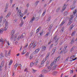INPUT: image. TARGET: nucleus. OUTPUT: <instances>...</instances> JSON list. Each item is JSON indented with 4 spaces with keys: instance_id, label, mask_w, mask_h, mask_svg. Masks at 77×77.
Instances as JSON below:
<instances>
[{
    "instance_id": "nucleus-1",
    "label": "nucleus",
    "mask_w": 77,
    "mask_h": 77,
    "mask_svg": "<svg viewBox=\"0 0 77 77\" xmlns=\"http://www.w3.org/2000/svg\"><path fill=\"white\" fill-rule=\"evenodd\" d=\"M60 59V58L59 57H58L57 58H55V59L54 61V62L52 63L51 64L50 66H48L47 67V69H43L42 71V72L43 73V74H46V73H47V72H48L49 71L51 70V69L53 67V70H55L56 69V68H57V65L56 64H54L56 63Z\"/></svg>"
},
{
    "instance_id": "nucleus-2",
    "label": "nucleus",
    "mask_w": 77,
    "mask_h": 77,
    "mask_svg": "<svg viewBox=\"0 0 77 77\" xmlns=\"http://www.w3.org/2000/svg\"><path fill=\"white\" fill-rule=\"evenodd\" d=\"M37 45L38 43L37 42L33 41L31 42V43L30 45H31V47H32V48H35V47Z\"/></svg>"
},
{
    "instance_id": "nucleus-3",
    "label": "nucleus",
    "mask_w": 77,
    "mask_h": 77,
    "mask_svg": "<svg viewBox=\"0 0 77 77\" xmlns=\"http://www.w3.org/2000/svg\"><path fill=\"white\" fill-rule=\"evenodd\" d=\"M73 18H74V17L73 16V15H71L70 16V20L67 24L68 26H69V25H70V24H71L72 23V19H73Z\"/></svg>"
},
{
    "instance_id": "nucleus-4",
    "label": "nucleus",
    "mask_w": 77,
    "mask_h": 77,
    "mask_svg": "<svg viewBox=\"0 0 77 77\" xmlns=\"http://www.w3.org/2000/svg\"><path fill=\"white\" fill-rule=\"evenodd\" d=\"M24 36H25V34L23 33L22 34L21 36H18V38H17V40L18 41H19V40H20V39H22L23 38Z\"/></svg>"
},
{
    "instance_id": "nucleus-5",
    "label": "nucleus",
    "mask_w": 77,
    "mask_h": 77,
    "mask_svg": "<svg viewBox=\"0 0 77 77\" xmlns=\"http://www.w3.org/2000/svg\"><path fill=\"white\" fill-rule=\"evenodd\" d=\"M8 28V21H6L5 24V27L4 29V30L5 31L7 30Z\"/></svg>"
},
{
    "instance_id": "nucleus-6",
    "label": "nucleus",
    "mask_w": 77,
    "mask_h": 77,
    "mask_svg": "<svg viewBox=\"0 0 77 77\" xmlns=\"http://www.w3.org/2000/svg\"><path fill=\"white\" fill-rule=\"evenodd\" d=\"M45 59H44L41 62V66H39V68H41V67H43L44 66V63L45 62Z\"/></svg>"
},
{
    "instance_id": "nucleus-7",
    "label": "nucleus",
    "mask_w": 77,
    "mask_h": 77,
    "mask_svg": "<svg viewBox=\"0 0 77 77\" xmlns=\"http://www.w3.org/2000/svg\"><path fill=\"white\" fill-rule=\"evenodd\" d=\"M4 62H5V61L4 60H3L2 62L1 65L0 66V71H2V67H3V66Z\"/></svg>"
},
{
    "instance_id": "nucleus-8",
    "label": "nucleus",
    "mask_w": 77,
    "mask_h": 77,
    "mask_svg": "<svg viewBox=\"0 0 77 77\" xmlns=\"http://www.w3.org/2000/svg\"><path fill=\"white\" fill-rule=\"evenodd\" d=\"M40 49L37 48L35 50L34 52V54H38V53Z\"/></svg>"
},
{
    "instance_id": "nucleus-9",
    "label": "nucleus",
    "mask_w": 77,
    "mask_h": 77,
    "mask_svg": "<svg viewBox=\"0 0 77 77\" xmlns=\"http://www.w3.org/2000/svg\"><path fill=\"white\" fill-rule=\"evenodd\" d=\"M75 4H73L72 5L70 6V9H71L72 10L74 9H75Z\"/></svg>"
},
{
    "instance_id": "nucleus-10",
    "label": "nucleus",
    "mask_w": 77,
    "mask_h": 77,
    "mask_svg": "<svg viewBox=\"0 0 77 77\" xmlns=\"http://www.w3.org/2000/svg\"><path fill=\"white\" fill-rule=\"evenodd\" d=\"M21 14V10H19L17 12V15L18 16H20V14Z\"/></svg>"
},
{
    "instance_id": "nucleus-11",
    "label": "nucleus",
    "mask_w": 77,
    "mask_h": 77,
    "mask_svg": "<svg viewBox=\"0 0 77 77\" xmlns=\"http://www.w3.org/2000/svg\"><path fill=\"white\" fill-rule=\"evenodd\" d=\"M19 32H17V34H15L14 37V40H15V39H17V37L18 36V34H19Z\"/></svg>"
},
{
    "instance_id": "nucleus-12",
    "label": "nucleus",
    "mask_w": 77,
    "mask_h": 77,
    "mask_svg": "<svg viewBox=\"0 0 77 77\" xmlns=\"http://www.w3.org/2000/svg\"><path fill=\"white\" fill-rule=\"evenodd\" d=\"M46 50V47L45 46H43L42 49V51H45Z\"/></svg>"
},
{
    "instance_id": "nucleus-13",
    "label": "nucleus",
    "mask_w": 77,
    "mask_h": 77,
    "mask_svg": "<svg viewBox=\"0 0 77 77\" xmlns=\"http://www.w3.org/2000/svg\"><path fill=\"white\" fill-rule=\"evenodd\" d=\"M74 26L73 25V24H72V26H70V27L69 29V30H70V31H71L72 29L74 28Z\"/></svg>"
},
{
    "instance_id": "nucleus-14",
    "label": "nucleus",
    "mask_w": 77,
    "mask_h": 77,
    "mask_svg": "<svg viewBox=\"0 0 77 77\" xmlns=\"http://www.w3.org/2000/svg\"><path fill=\"white\" fill-rule=\"evenodd\" d=\"M5 56V55L4 54L2 53H1V54L0 55V59L1 58H3V57H4Z\"/></svg>"
},
{
    "instance_id": "nucleus-15",
    "label": "nucleus",
    "mask_w": 77,
    "mask_h": 77,
    "mask_svg": "<svg viewBox=\"0 0 77 77\" xmlns=\"http://www.w3.org/2000/svg\"><path fill=\"white\" fill-rule=\"evenodd\" d=\"M25 56L26 57V58H28L29 57V53L28 52L26 53L25 55Z\"/></svg>"
},
{
    "instance_id": "nucleus-16",
    "label": "nucleus",
    "mask_w": 77,
    "mask_h": 77,
    "mask_svg": "<svg viewBox=\"0 0 77 77\" xmlns=\"http://www.w3.org/2000/svg\"><path fill=\"white\" fill-rule=\"evenodd\" d=\"M20 65L21 66V64H18V63H16L14 65V68H16L17 66H18V67H19V66H20Z\"/></svg>"
},
{
    "instance_id": "nucleus-17",
    "label": "nucleus",
    "mask_w": 77,
    "mask_h": 77,
    "mask_svg": "<svg viewBox=\"0 0 77 77\" xmlns=\"http://www.w3.org/2000/svg\"><path fill=\"white\" fill-rule=\"evenodd\" d=\"M38 62H39L38 61H35V62L34 64L36 66H38Z\"/></svg>"
},
{
    "instance_id": "nucleus-18",
    "label": "nucleus",
    "mask_w": 77,
    "mask_h": 77,
    "mask_svg": "<svg viewBox=\"0 0 77 77\" xmlns=\"http://www.w3.org/2000/svg\"><path fill=\"white\" fill-rule=\"evenodd\" d=\"M31 71L32 73H35L36 72V71H37L35 69H32Z\"/></svg>"
},
{
    "instance_id": "nucleus-19",
    "label": "nucleus",
    "mask_w": 77,
    "mask_h": 77,
    "mask_svg": "<svg viewBox=\"0 0 77 77\" xmlns=\"http://www.w3.org/2000/svg\"><path fill=\"white\" fill-rule=\"evenodd\" d=\"M35 20V18L34 17H33L31 19V21H30L29 23H33V21Z\"/></svg>"
},
{
    "instance_id": "nucleus-20",
    "label": "nucleus",
    "mask_w": 77,
    "mask_h": 77,
    "mask_svg": "<svg viewBox=\"0 0 77 77\" xmlns=\"http://www.w3.org/2000/svg\"><path fill=\"white\" fill-rule=\"evenodd\" d=\"M67 48V46H66L64 47V53H66L67 52V51H66V48Z\"/></svg>"
},
{
    "instance_id": "nucleus-21",
    "label": "nucleus",
    "mask_w": 77,
    "mask_h": 77,
    "mask_svg": "<svg viewBox=\"0 0 77 77\" xmlns=\"http://www.w3.org/2000/svg\"><path fill=\"white\" fill-rule=\"evenodd\" d=\"M66 22V20H64L63 22H62L61 24L60 25V26H62L63 25L65 24V23Z\"/></svg>"
},
{
    "instance_id": "nucleus-22",
    "label": "nucleus",
    "mask_w": 77,
    "mask_h": 77,
    "mask_svg": "<svg viewBox=\"0 0 77 77\" xmlns=\"http://www.w3.org/2000/svg\"><path fill=\"white\" fill-rule=\"evenodd\" d=\"M66 5H64L62 8V11H64L66 8Z\"/></svg>"
},
{
    "instance_id": "nucleus-23",
    "label": "nucleus",
    "mask_w": 77,
    "mask_h": 77,
    "mask_svg": "<svg viewBox=\"0 0 77 77\" xmlns=\"http://www.w3.org/2000/svg\"><path fill=\"white\" fill-rule=\"evenodd\" d=\"M11 15V13L10 12H9V13H8L7 14V15L6 16V17L7 18H8V17H9V16H10Z\"/></svg>"
},
{
    "instance_id": "nucleus-24",
    "label": "nucleus",
    "mask_w": 77,
    "mask_h": 77,
    "mask_svg": "<svg viewBox=\"0 0 77 77\" xmlns=\"http://www.w3.org/2000/svg\"><path fill=\"white\" fill-rule=\"evenodd\" d=\"M10 52H8V54L7 53L5 54V56L6 57H7V56H10Z\"/></svg>"
},
{
    "instance_id": "nucleus-25",
    "label": "nucleus",
    "mask_w": 77,
    "mask_h": 77,
    "mask_svg": "<svg viewBox=\"0 0 77 77\" xmlns=\"http://www.w3.org/2000/svg\"><path fill=\"white\" fill-rule=\"evenodd\" d=\"M13 62V61H12V60H11L9 63V65H11L12 64V63Z\"/></svg>"
},
{
    "instance_id": "nucleus-26",
    "label": "nucleus",
    "mask_w": 77,
    "mask_h": 77,
    "mask_svg": "<svg viewBox=\"0 0 77 77\" xmlns=\"http://www.w3.org/2000/svg\"><path fill=\"white\" fill-rule=\"evenodd\" d=\"M76 13H77V10H74L73 11V15H72L73 17H74V14H76Z\"/></svg>"
},
{
    "instance_id": "nucleus-27",
    "label": "nucleus",
    "mask_w": 77,
    "mask_h": 77,
    "mask_svg": "<svg viewBox=\"0 0 77 77\" xmlns=\"http://www.w3.org/2000/svg\"><path fill=\"white\" fill-rule=\"evenodd\" d=\"M33 55L32 54H31L30 56L29 57V59L31 60V59H33Z\"/></svg>"
},
{
    "instance_id": "nucleus-28",
    "label": "nucleus",
    "mask_w": 77,
    "mask_h": 77,
    "mask_svg": "<svg viewBox=\"0 0 77 77\" xmlns=\"http://www.w3.org/2000/svg\"><path fill=\"white\" fill-rule=\"evenodd\" d=\"M34 65V63L33 62H32L30 63V67L31 68H32L33 66V65Z\"/></svg>"
},
{
    "instance_id": "nucleus-29",
    "label": "nucleus",
    "mask_w": 77,
    "mask_h": 77,
    "mask_svg": "<svg viewBox=\"0 0 77 77\" xmlns=\"http://www.w3.org/2000/svg\"><path fill=\"white\" fill-rule=\"evenodd\" d=\"M3 30H4V29H0V33L1 34H2V33L3 32Z\"/></svg>"
},
{
    "instance_id": "nucleus-30",
    "label": "nucleus",
    "mask_w": 77,
    "mask_h": 77,
    "mask_svg": "<svg viewBox=\"0 0 77 77\" xmlns=\"http://www.w3.org/2000/svg\"><path fill=\"white\" fill-rule=\"evenodd\" d=\"M2 19H3V16H1L0 17V22L2 23Z\"/></svg>"
},
{
    "instance_id": "nucleus-31",
    "label": "nucleus",
    "mask_w": 77,
    "mask_h": 77,
    "mask_svg": "<svg viewBox=\"0 0 77 77\" xmlns=\"http://www.w3.org/2000/svg\"><path fill=\"white\" fill-rule=\"evenodd\" d=\"M28 46V44L26 43L25 45V46L24 47V49H26V48Z\"/></svg>"
},
{
    "instance_id": "nucleus-32",
    "label": "nucleus",
    "mask_w": 77,
    "mask_h": 77,
    "mask_svg": "<svg viewBox=\"0 0 77 77\" xmlns=\"http://www.w3.org/2000/svg\"><path fill=\"white\" fill-rule=\"evenodd\" d=\"M39 1H36L35 2V6H37V5H38V3H39Z\"/></svg>"
},
{
    "instance_id": "nucleus-33",
    "label": "nucleus",
    "mask_w": 77,
    "mask_h": 77,
    "mask_svg": "<svg viewBox=\"0 0 77 77\" xmlns=\"http://www.w3.org/2000/svg\"><path fill=\"white\" fill-rule=\"evenodd\" d=\"M49 64V61H47L46 63V66H48Z\"/></svg>"
},
{
    "instance_id": "nucleus-34",
    "label": "nucleus",
    "mask_w": 77,
    "mask_h": 77,
    "mask_svg": "<svg viewBox=\"0 0 77 77\" xmlns=\"http://www.w3.org/2000/svg\"><path fill=\"white\" fill-rule=\"evenodd\" d=\"M26 53V51H24V50H23V51H22V54H25V53Z\"/></svg>"
},
{
    "instance_id": "nucleus-35",
    "label": "nucleus",
    "mask_w": 77,
    "mask_h": 77,
    "mask_svg": "<svg viewBox=\"0 0 77 77\" xmlns=\"http://www.w3.org/2000/svg\"><path fill=\"white\" fill-rule=\"evenodd\" d=\"M53 44H52L50 46V47L49 48V50H50L51 48H52V47H53Z\"/></svg>"
},
{
    "instance_id": "nucleus-36",
    "label": "nucleus",
    "mask_w": 77,
    "mask_h": 77,
    "mask_svg": "<svg viewBox=\"0 0 77 77\" xmlns=\"http://www.w3.org/2000/svg\"><path fill=\"white\" fill-rule=\"evenodd\" d=\"M39 29H40V27L38 28L36 30V33H38V32H39Z\"/></svg>"
},
{
    "instance_id": "nucleus-37",
    "label": "nucleus",
    "mask_w": 77,
    "mask_h": 77,
    "mask_svg": "<svg viewBox=\"0 0 77 77\" xmlns=\"http://www.w3.org/2000/svg\"><path fill=\"white\" fill-rule=\"evenodd\" d=\"M14 33H15V30H12L11 32V34L14 35Z\"/></svg>"
},
{
    "instance_id": "nucleus-38",
    "label": "nucleus",
    "mask_w": 77,
    "mask_h": 77,
    "mask_svg": "<svg viewBox=\"0 0 77 77\" xmlns=\"http://www.w3.org/2000/svg\"><path fill=\"white\" fill-rule=\"evenodd\" d=\"M45 12H46V10L44 11L42 14V15L43 16H44V15H45Z\"/></svg>"
},
{
    "instance_id": "nucleus-39",
    "label": "nucleus",
    "mask_w": 77,
    "mask_h": 77,
    "mask_svg": "<svg viewBox=\"0 0 77 77\" xmlns=\"http://www.w3.org/2000/svg\"><path fill=\"white\" fill-rule=\"evenodd\" d=\"M14 37V34H11V37L10 38L11 40H12L13 39V38Z\"/></svg>"
},
{
    "instance_id": "nucleus-40",
    "label": "nucleus",
    "mask_w": 77,
    "mask_h": 77,
    "mask_svg": "<svg viewBox=\"0 0 77 77\" xmlns=\"http://www.w3.org/2000/svg\"><path fill=\"white\" fill-rule=\"evenodd\" d=\"M7 10H8V7H5V10L4 11L5 12H6V11H7Z\"/></svg>"
},
{
    "instance_id": "nucleus-41",
    "label": "nucleus",
    "mask_w": 77,
    "mask_h": 77,
    "mask_svg": "<svg viewBox=\"0 0 77 77\" xmlns=\"http://www.w3.org/2000/svg\"><path fill=\"white\" fill-rule=\"evenodd\" d=\"M76 2H77V0H74V1L73 2V5H74H74H75V3H76Z\"/></svg>"
},
{
    "instance_id": "nucleus-42",
    "label": "nucleus",
    "mask_w": 77,
    "mask_h": 77,
    "mask_svg": "<svg viewBox=\"0 0 77 77\" xmlns=\"http://www.w3.org/2000/svg\"><path fill=\"white\" fill-rule=\"evenodd\" d=\"M23 22H22L20 24V27H22L23 25Z\"/></svg>"
},
{
    "instance_id": "nucleus-43",
    "label": "nucleus",
    "mask_w": 77,
    "mask_h": 77,
    "mask_svg": "<svg viewBox=\"0 0 77 77\" xmlns=\"http://www.w3.org/2000/svg\"><path fill=\"white\" fill-rule=\"evenodd\" d=\"M73 39H74V38H73L71 42H70V44H71L74 43V40Z\"/></svg>"
},
{
    "instance_id": "nucleus-44",
    "label": "nucleus",
    "mask_w": 77,
    "mask_h": 77,
    "mask_svg": "<svg viewBox=\"0 0 77 77\" xmlns=\"http://www.w3.org/2000/svg\"><path fill=\"white\" fill-rule=\"evenodd\" d=\"M28 69L27 68H26L24 70L25 72H29V71H27Z\"/></svg>"
},
{
    "instance_id": "nucleus-45",
    "label": "nucleus",
    "mask_w": 77,
    "mask_h": 77,
    "mask_svg": "<svg viewBox=\"0 0 77 77\" xmlns=\"http://www.w3.org/2000/svg\"><path fill=\"white\" fill-rule=\"evenodd\" d=\"M8 6H9V3H7L6 4L5 8H8Z\"/></svg>"
},
{
    "instance_id": "nucleus-46",
    "label": "nucleus",
    "mask_w": 77,
    "mask_h": 77,
    "mask_svg": "<svg viewBox=\"0 0 77 77\" xmlns=\"http://www.w3.org/2000/svg\"><path fill=\"white\" fill-rule=\"evenodd\" d=\"M57 73V72H53V74H54V75H56Z\"/></svg>"
},
{
    "instance_id": "nucleus-47",
    "label": "nucleus",
    "mask_w": 77,
    "mask_h": 77,
    "mask_svg": "<svg viewBox=\"0 0 77 77\" xmlns=\"http://www.w3.org/2000/svg\"><path fill=\"white\" fill-rule=\"evenodd\" d=\"M49 58V57H48L47 56L45 58V59H45V61H46V60H47V59H48Z\"/></svg>"
},
{
    "instance_id": "nucleus-48",
    "label": "nucleus",
    "mask_w": 77,
    "mask_h": 77,
    "mask_svg": "<svg viewBox=\"0 0 77 77\" xmlns=\"http://www.w3.org/2000/svg\"><path fill=\"white\" fill-rule=\"evenodd\" d=\"M17 19H15L14 20V23H17Z\"/></svg>"
},
{
    "instance_id": "nucleus-49",
    "label": "nucleus",
    "mask_w": 77,
    "mask_h": 77,
    "mask_svg": "<svg viewBox=\"0 0 77 77\" xmlns=\"http://www.w3.org/2000/svg\"><path fill=\"white\" fill-rule=\"evenodd\" d=\"M75 31H74V32H73L72 33V36H73V35H74L75 34Z\"/></svg>"
},
{
    "instance_id": "nucleus-50",
    "label": "nucleus",
    "mask_w": 77,
    "mask_h": 77,
    "mask_svg": "<svg viewBox=\"0 0 77 77\" xmlns=\"http://www.w3.org/2000/svg\"><path fill=\"white\" fill-rule=\"evenodd\" d=\"M23 14L22 13L21 15H20V17L21 18V17H23Z\"/></svg>"
},
{
    "instance_id": "nucleus-51",
    "label": "nucleus",
    "mask_w": 77,
    "mask_h": 77,
    "mask_svg": "<svg viewBox=\"0 0 77 77\" xmlns=\"http://www.w3.org/2000/svg\"><path fill=\"white\" fill-rule=\"evenodd\" d=\"M12 2H13V0H10V4H12Z\"/></svg>"
},
{
    "instance_id": "nucleus-52",
    "label": "nucleus",
    "mask_w": 77,
    "mask_h": 77,
    "mask_svg": "<svg viewBox=\"0 0 77 77\" xmlns=\"http://www.w3.org/2000/svg\"><path fill=\"white\" fill-rule=\"evenodd\" d=\"M0 42H4V41H3V40L2 38H1L0 39Z\"/></svg>"
},
{
    "instance_id": "nucleus-53",
    "label": "nucleus",
    "mask_w": 77,
    "mask_h": 77,
    "mask_svg": "<svg viewBox=\"0 0 77 77\" xmlns=\"http://www.w3.org/2000/svg\"><path fill=\"white\" fill-rule=\"evenodd\" d=\"M44 77V76H43V75L42 74L40 75L39 76H38V77Z\"/></svg>"
},
{
    "instance_id": "nucleus-54",
    "label": "nucleus",
    "mask_w": 77,
    "mask_h": 77,
    "mask_svg": "<svg viewBox=\"0 0 77 77\" xmlns=\"http://www.w3.org/2000/svg\"><path fill=\"white\" fill-rule=\"evenodd\" d=\"M42 33H43V31L41 32L40 33V35H42Z\"/></svg>"
},
{
    "instance_id": "nucleus-55",
    "label": "nucleus",
    "mask_w": 77,
    "mask_h": 77,
    "mask_svg": "<svg viewBox=\"0 0 77 77\" xmlns=\"http://www.w3.org/2000/svg\"><path fill=\"white\" fill-rule=\"evenodd\" d=\"M7 45H10V44L9 43V42H8L7 43Z\"/></svg>"
},
{
    "instance_id": "nucleus-56",
    "label": "nucleus",
    "mask_w": 77,
    "mask_h": 77,
    "mask_svg": "<svg viewBox=\"0 0 77 77\" xmlns=\"http://www.w3.org/2000/svg\"><path fill=\"white\" fill-rule=\"evenodd\" d=\"M50 18H51L50 17H49L48 18V20H47V21H50Z\"/></svg>"
},
{
    "instance_id": "nucleus-57",
    "label": "nucleus",
    "mask_w": 77,
    "mask_h": 77,
    "mask_svg": "<svg viewBox=\"0 0 77 77\" xmlns=\"http://www.w3.org/2000/svg\"><path fill=\"white\" fill-rule=\"evenodd\" d=\"M61 32H63V28H62V29L61 30Z\"/></svg>"
},
{
    "instance_id": "nucleus-58",
    "label": "nucleus",
    "mask_w": 77,
    "mask_h": 77,
    "mask_svg": "<svg viewBox=\"0 0 77 77\" xmlns=\"http://www.w3.org/2000/svg\"><path fill=\"white\" fill-rule=\"evenodd\" d=\"M50 53H48V54L47 56H48V57H49V56H50Z\"/></svg>"
},
{
    "instance_id": "nucleus-59",
    "label": "nucleus",
    "mask_w": 77,
    "mask_h": 77,
    "mask_svg": "<svg viewBox=\"0 0 77 77\" xmlns=\"http://www.w3.org/2000/svg\"><path fill=\"white\" fill-rule=\"evenodd\" d=\"M75 57V55H73L71 57H71Z\"/></svg>"
},
{
    "instance_id": "nucleus-60",
    "label": "nucleus",
    "mask_w": 77,
    "mask_h": 77,
    "mask_svg": "<svg viewBox=\"0 0 77 77\" xmlns=\"http://www.w3.org/2000/svg\"><path fill=\"white\" fill-rule=\"evenodd\" d=\"M27 12V10H25V11L24 12V14H26V13Z\"/></svg>"
},
{
    "instance_id": "nucleus-61",
    "label": "nucleus",
    "mask_w": 77,
    "mask_h": 77,
    "mask_svg": "<svg viewBox=\"0 0 77 77\" xmlns=\"http://www.w3.org/2000/svg\"><path fill=\"white\" fill-rule=\"evenodd\" d=\"M77 19V16H76L74 19V21H76V20Z\"/></svg>"
},
{
    "instance_id": "nucleus-62",
    "label": "nucleus",
    "mask_w": 77,
    "mask_h": 77,
    "mask_svg": "<svg viewBox=\"0 0 77 77\" xmlns=\"http://www.w3.org/2000/svg\"><path fill=\"white\" fill-rule=\"evenodd\" d=\"M48 34H49V33H48L46 34L45 36H48Z\"/></svg>"
},
{
    "instance_id": "nucleus-63",
    "label": "nucleus",
    "mask_w": 77,
    "mask_h": 77,
    "mask_svg": "<svg viewBox=\"0 0 77 77\" xmlns=\"http://www.w3.org/2000/svg\"><path fill=\"white\" fill-rule=\"evenodd\" d=\"M26 6L27 7H28L29 6V4H27V5H26Z\"/></svg>"
},
{
    "instance_id": "nucleus-64",
    "label": "nucleus",
    "mask_w": 77,
    "mask_h": 77,
    "mask_svg": "<svg viewBox=\"0 0 77 77\" xmlns=\"http://www.w3.org/2000/svg\"><path fill=\"white\" fill-rule=\"evenodd\" d=\"M73 72V71H72V70H71L70 71V74H72Z\"/></svg>"
}]
</instances>
